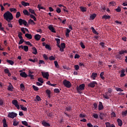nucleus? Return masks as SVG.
Returning a JSON list of instances; mask_svg holds the SVG:
<instances>
[{
  "label": "nucleus",
  "instance_id": "f257e3e1",
  "mask_svg": "<svg viewBox=\"0 0 127 127\" xmlns=\"http://www.w3.org/2000/svg\"><path fill=\"white\" fill-rule=\"evenodd\" d=\"M4 18L8 21V23L9 21H10V20H12V19H13V15L10 11H9V10H7L6 11V12H4L3 14Z\"/></svg>",
  "mask_w": 127,
  "mask_h": 127
},
{
  "label": "nucleus",
  "instance_id": "f03ea898",
  "mask_svg": "<svg viewBox=\"0 0 127 127\" xmlns=\"http://www.w3.org/2000/svg\"><path fill=\"white\" fill-rule=\"evenodd\" d=\"M63 84L66 87L69 88L71 86V83L68 80H66V79H64L63 81Z\"/></svg>",
  "mask_w": 127,
  "mask_h": 127
},
{
  "label": "nucleus",
  "instance_id": "7ed1b4c3",
  "mask_svg": "<svg viewBox=\"0 0 127 127\" xmlns=\"http://www.w3.org/2000/svg\"><path fill=\"white\" fill-rule=\"evenodd\" d=\"M85 86V84H80L79 87H77V91L78 92V93H82V90H83L84 89Z\"/></svg>",
  "mask_w": 127,
  "mask_h": 127
},
{
  "label": "nucleus",
  "instance_id": "20e7f679",
  "mask_svg": "<svg viewBox=\"0 0 127 127\" xmlns=\"http://www.w3.org/2000/svg\"><path fill=\"white\" fill-rule=\"evenodd\" d=\"M16 116H17V113H15V112H9L8 114V117L9 118L14 119Z\"/></svg>",
  "mask_w": 127,
  "mask_h": 127
},
{
  "label": "nucleus",
  "instance_id": "39448f33",
  "mask_svg": "<svg viewBox=\"0 0 127 127\" xmlns=\"http://www.w3.org/2000/svg\"><path fill=\"white\" fill-rule=\"evenodd\" d=\"M18 21L20 25H22L23 24H24V25H28L27 21H26V20H25V19H22V18H19Z\"/></svg>",
  "mask_w": 127,
  "mask_h": 127
},
{
  "label": "nucleus",
  "instance_id": "423d86ee",
  "mask_svg": "<svg viewBox=\"0 0 127 127\" xmlns=\"http://www.w3.org/2000/svg\"><path fill=\"white\" fill-rule=\"evenodd\" d=\"M12 103L17 108V109H20V106L18 105V102L16 99H14L12 101Z\"/></svg>",
  "mask_w": 127,
  "mask_h": 127
},
{
  "label": "nucleus",
  "instance_id": "0eeeda50",
  "mask_svg": "<svg viewBox=\"0 0 127 127\" xmlns=\"http://www.w3.org/2000/svg\"><path fill=\"white\" fill-rule=\"evenodd\" d=\"M22 49V50H24L25 52H28L29 51V47L28 46H19V49Z\"/></svg>",
  "mask_w": 127,
  "mask_h": 127
},
{
  "label": "nucleus",
  "instance_id": "6e6552de",
  "mask_svg": "<svg viewBox=\"0 0 127 127\" xmlns=\"http://www.w3.org/2000/svg\"><path fill=\"white\" fill-rule=\"evenodd\" d=\"M98 83L96 82V81H91L90 83L88 84V86L90 87H95L96 85H97Z\"/></svg>",
  "mask_w": 127,
  "mask_h": 127
},
{
  "label": "nucleus",
  "instance_id": "1a4fd4ad",
  "mask_svg": "<svg viewBox=\"0 0 127 127\" xmlns=\"http://www.w3.org/2000/svg\"><path fill=\"white\" fill-rule=\"evenodd\" d=\"M42 76L44 78H46V79H49V72H42Z\"/></svg>",
  "mask_w": 127,
  "mask_h": 127
},
{
  "label": "nucleus",
  "instance_id": "9d476101",
  "mask_svg": "<svg viewBox=\"0 0 127 127\" xmlns=\"http://www.w3.org/2000/svg\"><path fill=\"white\" fill-rule=\"evenodd\" d=\"M110 97H111V95H110L109 94L108 91L105 92V93H104V94H103V97H104V98H105V99H110Z\"/></svg>",
  "mask_w": 127,
  "mask_h": 127
},
{
  "label": "nucleus",
  "instance_id": "9b49d317",
  "mask_svg": "<svg viewBox=\"0 0 127 127\" xmlns=\"http://www.w3.org/2000/svg\"><path fill=\"white\" fill-rule=\"evenodd\" d=\"M42 124L45 127H50L51 126L50 123H47V122H46L45 120H43V121H42Z\"/></svg>",
  "mask_w": 127,
  "mask_h": 127
},
{
  "label": "nucleus",
  "instance_id": "f8f14e48",
  "mask_svg": "<svg viewBox=\"0 0 127 127\" xmlns=\"http://www.w3.org/2000/svg\"><path fill=\"white\" fill-rule=\"evenodd\" d=\"M48 28L52 31V32H56V31L53 26H52V24H50V26H49Z\"/></svg>",
  "mask_w": 127,
  "mask_h": 127
},
{
  "label": "nucleus",
  "instance_id": "ddd939ff",
  "mask_svg": "<svg viewBox=\"0 0 127 127\" xmlns=\"http://www.w3.org/2000/svg\"><path fill=\"white\" fill-rule=\"evenodd\" d=\"M13 89H14V87L12 84H11V83L10 82L8 86V88H7L8 90H9V91H13Z\"/></svg>",
  "mask_w": 127,
  "mask_h": 127
},
{
  "label": "nucleus",
  "instance_id": "4468645a",
  "mask_svg": "<svg viewBox=\"0 0 127 127\" xmlns=\"http://www.w3.org/2000/svg\"><path fill=\"white\" fill-rule=\"evenodd\" d=\"M105 125L106 127H116L115 125L114 124H111L110 122H106Z\"/></svg>",
  "mask_w": 127,
  "mask_h": 127
},
{
  "label": "nucleus",
  "instance_id": "2eb2a0df",
  "mask_svg": "<svg viewBox=\"0 0 127 127\" xmlns=\"http://www.w3.org/2000/svg\"><path fill=\"white\" fill-rule=\"evenodd\" d=\"M106 113H100L99 115V117L100 118V119L101 120H103L104 118H105V117H106Z\"/></svg>",
  "mask_w": 127,
  "mask_h": 127
},
{
  "label": "nucleus",
  "instance_id": "dca6fc26",
  "mask_svg": "<svg viewBox=\"0 0 127 127\" xmlns=\"http://www.w3.org/2000/svg\"><path fill=\"white\" fill-rule=\"evenodd\" d=\"M103 108H104V106L103 105V103L102 102H101V101H100L99 105H98V110H102V109H103Z\"/></svg>",
  "mask_w": 127,
  "mask_h": 127
},
{
  "label": "nucleus",
  "instance_id": "f3484780",
  "mask_svg": "<svg viewBox=\"0 0 127 127\" xmlns=\"http://www.w3.org/2000/svg\"><path fill=\"white\" fill-rule=\"evenodd\" d=\"M20 75L22 77H25V78H26L28 76V74H27V73H26L25 71L23 72H21V73H20Z\"/></svg>",
  "mask_w": 127,
  "mask_h": 127
},
{
  "label": "nucleus",
  "instance_id": "a211bd4d",
  "mask_svg": "<svg viewBox=\"0 0 127 127\" xmlns=\"http://www.w3.org/2000/svg\"><path fill=\"white\" fill-rule=\"evenodd\" d=\"M98 75V73H96L95 72H92V74L91 75V78H92V79H95L97 77Z\"/></svg>",
  "mask_w": 127,
  "mask_h": 127
},
{
  "label": "nucleus",
  "instance_id": "6ab92c4d",
  "mask_svg": "<svg viewBox=\"0 0 127 127\" xmlns=\"http://www.w3.org/2000/svg\"><path fill=\"white\" fill-rule=\"evenodd\" d=\"M32 50H33V54H34V55H37L38 54V51L36 49V48H35V47H33L32 48Z\"/></svg>",
  "mask_w": 127,
  "mask_h": 127
},
{
  "label": "nucleus",
  "instance_id": "aec40b11",
  "mask_svg": "<svg viewBox=\"0 0 127 127\" xmlns=\"http://www.w3.org/2000/svg\"><path fill=\"white\" fill-rule=\"evenodd\" d=\"M117 122L118 123L119 126H122L123 121L122 120H121V119H120V118H118V119H117Z\"/></svg>",
  "mask_w": 127,
  "mask_h": 127
},
{
  "label": "nucleus",
  "instance_id": "412c9836",
  "mask_svg": "<svg viewBox=\"0 0 127 127\" xmlns=\"http://www.w3.org/2000/svg\"><path fill=\"white\" fill-rule=\"evenodd\" d=\"M21 4H22V5H23L24 6H27V5H30L29 2H26V1H24V0L21 1Z\"/></svg>",
  "mask_w": 127,
  "mask_h": 127
},
{
  "label": "nucleus",
  "instance_id": "4be33fe9",
  "mask_svg": "<svg viewBox=\"0 0 127 127\" xmlns=\"http://www.w3.org/2000/svg\"><path fill=\"white\" fill-rule=\"evenodd\" d=\"M41 37L40 35H39V34H37L34 36V38H35V39H36V40H40Z\"/></svg>",
  "mask_w": 127,
  "mask_h": 127
},
{
  "label": "nucleus",
  "instance_id": "5701e85b",
  "mask_svg": "<svg viewBox=\"0 0 127 127\" xmlns=\"http://www.w3.org/2000/svg\"><path fill=\"white\" fill-rule=\"evenodd\" d=\"M72 106L71 105H69L68 106H66L65 107V110H66V111H70L71 110H72Z\"/></svg>",
  "mask_w": 127,
  "mask_h": 127
},
{
  "label": "nucleus",
  "instance_id": "b1692460",
  "mask_svg": "<svg viewBox=\"0 0 127 127\" xmlns=\"http://www.w3.org/2000/svg\"><path fill=\"white\" fill-rule=\"evenodd\" d=\"M2 124H3V127H5L6 126H8V125H7V124L6 123V120L5 118L3 119V120H2Z\"/></svg>",
  "mask_w": 127,
  "mask_h": 127
},
{
  "label": "nucleus",
  "instance_id": "393cba45",
  "mask_svg": "<svg viewBox=\"0 0 127 127\" xmlns=\"http://www.w3.org/2000/svg\"><path fill=\"white\" fill-rule=\"evenodd\" d=\"M102 18H105V19H108L109 18H111V16L104 14L102 16Z\"/></svg>",
  "mask_w": 127,
  "mask_h": 127
},
{
  "label": "nucleus",
  "instance_id": "a878e982",
  "mask_svg": "<svg viewBox=\"0 0 127 127\" xmlns=\"http://www.w3.org/2000/svg\"><path fill=\"white\" fill-rule=\"evenodd\" d=\"M23 12L24 13V14H26L27 15H30V12H29L28 10H27V9H24L23 10Z\"/></svg>",
  "mask_w": 127,
  "mask_h": 127
},
{
  "label": "nucleus",
  "instance_id": "bb28decb",
  "mask_svg": "<svg viewBox=\"0 0 127 127\" xmlns=\"http://www.w3.org/2000/svg\"><path fill=\"white\" fill-rule=\"evenodd\" d=\"M25 36L27 37V38H29V39H32V36L31 34H25Z\"/></svg>",
  "mask_w": 127,
  "mask_h": 127
},
{
  "label": "nucleus",
  "instance_id": "cd10ccee",
  "mask_svg": "<svg viewBox=\"0 0 127 127\" xmlns=\"http://www.w3.org/2000/svg\"><path fill=\"white\" fill-rule=\"evenodd\" d=\"M125 70H121V75L120 76L121 77H123L124 76H125L126 74H125Z\"/></svg>",
  "mask_w": 127,
  "mask_h": 127
},
{
  "label": "nucleus",
  "instance_id": "c85d7f7f",
  "mask_svg": "<svg viewBox=\"0 0 127 127\" xmlns=\"http://www.w3.org/2000/svg\"><path fill=\"white\" fill-rule=\"evenodd\" d=\"M38 80L40 82V83H41L42 85H43V83H44V81H43V78H42V77H39V78H38Z\"/></svg>",
  "mask_w": 127,
  "mask_h": 127
},
{
  "label": "nucleus",
  "instance_id": "c756f323",
  "mask_svg": "<svg viewBox=\"0 0 127 127\" xmlns=\"http://www.w3.org/2000/svg\"><path fill=\"white\" fill-rule=\"evenodd\" d=\"M25 41H24V40H23V38L22 36V39H21L20 40V41L18 43V45H22V44H23V43H25Z\"/></svg>",
  "mask_w": 127,
  "mask_h": 127
},
{
  "label": "nucleus",
  "instance_id": "7c9ffc66",
  "mask_svg": "<svg viewBox=\"0 0 127 127\" xmlns=\"http://www.w3.org/2000/svg\"><path fill=\"white\" fill-rule=\"evenodd\" d=\"M70 30H69V29H66V32L65 33V36L66 37H68L69 35V33L70 32Z\"/></svg>",
  "mask_w": 127,
  "mask_h": 127
},
{
  "label": "nucleus",
  "instance_id": "2f4dec72",
  "mask_svg": "<svg viewBox=\"0 0 127 127\" xmlns=\"http://www.w3.org/2000/svg\"><path fill=\"white\" fill-rule=\"evenodd\" d=\"M6 62L10 64H11V65H13L14 64V62H13V61H10V60H7Z\"/></svg>",
  "mask_w": 127,
  "mask_h": 127
},
{
  "label": "nucleus",
  "instance_id": "473e14b6",
  "mask_svg": "<svg viewBox=\"0 0 127 127\" xmlns=\"http://www.w3.org/2000/svg\"><path fill=\"white\" fill-rule=\"evenodd\" d=\"M80 8L82 11H86L87 7L85 6H80Z\"/></svg>",
  "mask_w": 127,
  "mask_h": 127
},
{
  "label": "nucleus",
  "instance_id": "72a5a7b5",
  "mask_svg": "<svg viewBox=\"0 0 127 127\" xmlns=\"http://www.w3.org/2000/svg\"><path fill=\"white\" fill-rule=\"evenodd\" d=\"M28 23H30L31 24H35V21L32 18H30L28 20Z\"/></svg>",
  "mask_w": 127,
  "mask_h": 127
},
{
  "label": "nucleus",
  "instance_id": "f704fd0d",
  "mask_svg": "<svg viewBox=\"0 0 127 127\" xmlns=\"http://www.w3.org/2000/svg\"><path fill=\"white\" fill-rule=\"evenodd\" d=\"M91 29H92V32H93V33H94V34H99V33H98V32H97V31H96V30H95V29H94V28H93V27H91Z\"/></svg>",
  "mask_w": 127,
  "mask_h": 127
},
{
  "label": "nucleus",
  "instance_id": "c9c22d12",
  "mask_svg": "<svg viewBox=\"0 0 127 127\" xmlns=\"http://www.w3.org/2000/svg\"><path fill=\"white\" fill-rule=\"evenodd\" d=\"M19 122L16 121L15 119H14L13 125L14 126H17L19 124Z\"/></svg>",
  "mask_w": 127,
  "mask_h": 127
},
{
  "label": "nucleus",
  "instance_id": "e433bc0d",
  "mask_svg": "<svg viewBox=\"0 0 127 127\" xmlns=\"http://www.w3.org/2000/svg\"><path fill=\"white\" fill-rule=\"evenodd\" d=\"M20 107H21V109L22 110H23L24 111H27V107H24L23 105H20Z\"/></svg>",
  "mask_w": 127,
  "mask_h": 127
},
{
  "label": "nucleus",
  "instance_id": "4c0bfd02",
  "mask_svg": "<svg viewBox=\"0 0 127 127\" xmlns=\"http://www.w3.org/2000/svg\"><path fill=\"white\" fill-rule=\"evenodd\" d=\"M29 10L30 12H31V13L35 14V15H37L34 9H32V8H29Z\"/></svg>",
  "mask_w": 127,
  "mask_h": 127
},
{
  "label": "nucleus",
  "instance_id": "58836bf2",
  "mask_svg": "<svg viewBox=\"0 0 127 127\" xmlns=\"http://www.w3.org/2000/svg\"><path fill=\"white\" fill-rule=\"evenodd\" d=\"M9 9L11 12H12V11H14V12H16L17 9L15 7H11L9 8Z\"/></svg>",
  "mask_w": 127,
  "mask_h": 127
},
{
  "label": "nucleus",
  "instance_id": "ea45409f",
  "mask_svg": "<svg viewBox=\"0 0 127 127\" xmlns=\"http://www.w3.org/2000/svg\"><path fill=\"white\" fill-rule=\"evenodd\" d=\"M96 15H97V14L96 13H92V14H91V15H90V18H91V19H94V18H95Z\"/></svg>",
  "mask_w": 127,
  "mask_h": 127
},
{
  "label": "nucleus",
  "instance_id": "a19ab883",
  "mask_svg": "<svg viewBox=\"0 0 127 127\" xmlns=\"http://www.w3.org/2000/svg\"><path fill=\"white\" fill-rule=\"evenodd\" d=\"M61 47L63 50V52H64V49H65V44L64 43H62Z\"/></svg>",
  "mask_w": 127,
  "mask_h": 127
},
{
  "label": "nucleus",
  "instance_id": "79ce46f5",
  "mask_svg": "<svg viewBox=\"0 0 127 127\" xmlns=\"http://www.w3.org/2000/svg\"><path fill=\"white\" fill-rule=\"evenodd\" d=\"M110 5H116V2L114 1H112L109 2Z\"/></svg>",
  "mask_w": 127,
  "mask_h": 127
},
{
  "label": "nucleus",
  "instance_id": "37998d69",
  "mask_svg": "<svg viewBox=\"0 0 127 127\" xmlns=\"http://www.w3.org/2000/svg\"><path fill=\"white\" fill-rule=\"evenodd\" d=\"M122 115L124 117L127 116V110H126L125 111H122Z\"/></svg>",
  "mask_w": 127,
  "mask_h": 127
},
{
  "label": "nucleus",
  "instance_id": "c03bdc74",
  "mask_svg": "<svg viewBox=\"0 0 127 127\" xmlns=\"http://www.w3.org/2000/svg\"><path fill=\"white\" fill-rule=\"evenodd\" d=\"M21 16V13L20 11H17L16 13V18H18Z\"/></svg>",
  "mask_w": 127,
  "mask_h": 127
},
{
  "label": "nucleus",
  "instance_id": "a18cd8bd",
  "mask_svg": "<svg viewBox=\"0 0 127 127\" xmlns=\"http://www.w3.org/2000/svg\"><path fill=\"white\" fill-rule=\"evenodd\" d=\"M20 87L22 90H24V89H25V85H24L23 83H21V84L20 85Z\"/></svg>",
  "mask_w": 127,
  "mask_h": 127
},
{
  "label": "nucleus",
  "instance_id": "49530a36",
  "mask_svg": "<svg viewBox=\"0 0 127 127\" xmlns=\"http://www.w3.org/2000/svg\"><path fill=\"white\" fill-rule=\"evenodd\" d=\"M115 10H116V11H117L118 12H120L122 10V8L121 6H118V7L116 8Z\"/></svg>",
  "mask_w": 127,
  "mask_h": 127
},
{
  "label": "nucleus",
  "instance_id": "de8ad7c7",
  "mask_svg": "<svg viewBox=\"0 0 127 127\" xmlns=\"http://www.w3.org/2000/svg\"><path fill=\"white\" fill-rule=\"evenodd\" d=\"M32 87H33L34 90H35V91H38V90H39V87H37L35 85H33Z\"/></svg>",
  "mask_w": 127,
  "mask_h": 127
},
{
  "label": "nucleus",
  "instance_id": "09e8293b",
  "mask_svg": "<svg viewBox=\"0 0 127 127\" xmlns=\"http://www.w3.org/2000/svg\"><path fill=\"white\" fill-rule=\"evenodd\" d=\"M25 45H27L28 46H30V47H33V45L30 42H26V41H25L24 42Z\"/></svg>",
  "mask_w": 127,
  "mask_h": 127
},
{
  "label": "nucleus",
  "instance_id": "8fccbe9b",
  "mask_svg": "<svg viewBox=\"0 0 127 127\" xmlns=\"http://www.w3.org/2000/svg\"><path fill=\"white\" fill-rule=\"evenodd\" d=\"M127 54V51H120L119 54L123 55L124 54Z\"/></svg>",
  "mask_w": 127,
  "mask_h": 127
},
{
  "label": "nucleus",
  "instance_id": "3c124183",
  "mask_svg": "<svg viewBox=\"0 0 127 127\" xmlns=\"http://www.w3.org/2000/svg\"><path fill=\"white\" fill-rule=\"evenodd\" d=\"M104 74V71H103L100 73V77L102 79H105Z\"/></svg>",
  "mask_w": 127,
  "mask_h": 127
},
{
  "label": "nucleus",
  "instance_id": "603ef678",
  "mask_svg": "<svg viewBox=\"0 0 127 127\" xmlns=\"http://www.w3.org/2000/svg\"><path fill=\"white\" fill-rule=\"evenodd\" d=\"M30 17H31V18H33L34 20L36 21L37 20V18L36 17V16H35V15H34V14H30Z\"/></svg>",
  "mask_w": 127,
  "mask_h": 127
},
{
  "label": "nucleus",
  "instance_id": "864d4df0",
  "mask_svg": "<svg viewBox=\"0 0 127 127\" xmlns=\"http://www.w3.org/2000/svg\"><path fill=\"white\" fill-rule=\"evenodd\" d=\"M93 108L95 110L97 109L98 108V104L96 103H93Z\"/></svg>",
  "mask_w": 127,
  "mask_h": 127
},
{
  "label": "nucleus",
  "instance_id": "5fc2aeb1",
  "mask_svg": "<svg viewBox=\"0 0 127 127\" xmlns=\"http://www.w3.org/2000/svg\"><path fill=\"white\" fill-rule=\"evenodd\" d=\"M80 46L82 49H85V46L84 45L83 42H81V43H80Z\"/></svg>",
  "mask_w": 127,
  "mask_h": 127
},
{
  "label": "nucleus",
  "instance_id": "6e6d98bb",
  "mask_svg": "<svg viewBox=\"0 0 127 127\" xmlns=\"http://www.w3.org/2000/svg\"><path fill=\"white\" fill-rule=\"evenodd\" d=\"M54 64L56 67H57V68H59V64H58V62L56 61L55 62H54Z\"/></svg>",
  "mask_w": 127,
  "mask_h": 127
},
{
  "label": "nucleus",
  "instance_id": "4d7b16f0",
  "mask_svg": "<svg viewBox=\"0 0 127 127\" xmlns=\"http://www.w3.org/2000/svg\"><path fill=\"white\" fill-rule=\"evenodd\" d=\"M36 99L37 100V101H41L42 100L40 96L39 95H37L36 97Z\"/></svg>",
  "mask_w": 127,
  "mask_h": 127
},
{
  "label": "nucleus",
  "instance_id": "13d9d810",
  "mask_svg": "<svg viewBox=\"0 0 127 127\" xmlns=\"http://www.w3.org/2000/svg\"><path fill=\"white\" fill-rule=\"evenodd\" d=\"M22 33H21V32H19V33H18V36L19 37V38H20V39H21V38H22Z\"/></svg>",
  "mask_w": 127,
  "mask_h": 127
},
{
  "label": "nucleus",
  "instance_id": "bf43d9fd",
  "mask_svg": "<svg viewBox=\"0 0 127 127\" xmlns=\"http://www.w3.org/2000/svg\"><path fill=\"white\" fill-rule=\"evenodd\" d=\"M38 7L39 9V10H40V9H45V7H44V6H41L40 5V4H38Z\"/></svg>",
  "mask_w": 127,
  "mask_h": 127
},
{
  "label": "nucleus",
  "instance_id": "052dcab7",
  "mask_svg": "<svg viewBox=\"0 0 127 127\" xmlns=\"http://www.w3.org/2000/svg\"><path fill=\"white\" fill-rule=\"evenodd\" d=\"M54 92H55L56 93H59L60 92L59 88H55Z\"/></svg>",
  "mask_w": 127,
  "mask_h": 127
},
{
  "label": "nucleus",
  "instance_id": "680f3d73",
  "mask_svg": "<svg viewBox=\"0 0 127 127\" xmlns=\"http://www.w3.org/2000/svg\"><path fill=\"white\" fill-rule=\"evenodd\" d=\"M93 117L95 118L96 119H98L99 118V115L98 114H96V113L93 114Z\"/></svg>",
  "mask_w": 127,
  "mask_h": 127
},
{
  "label": "nucleus",
  "instance_id": "e2e57ef3",
  "mask_svg": "<svg viewBox=\"0 0 127 127\" xmlns=\"http://www.w3.org/2000/svg\"><path fill=\"white\" fill-rule=\"evenodd\" d=\"M47 115L49 117H52V116L54 115V113H53V112H51L50 113H48Z\"/></svg>",
  "mask_w": 127,
  "mask_h": 127
},
{
  "label": "nucleus",
  "instance_id": "0e129e2a",
  "mask_svg": "<svg viewBox=\"0 0 127 127\" xmlns=\"http://www.w3.org/2000/svg\"><path fill=\"white\" fill-rule=\"evenodd\" d=\"M74 67L76 70H78V69H79V66L78 64L74 65Z\"/></svg>",
  "mask_w": 127,
  "mask_h": 127
},
{
  "label": "nucleus",
  "instance_id": "69168bd1",
  "mask_svg": "<svg viewBox=\"0 0 127 127\" xmlns=\"http://www.w3.org/2000/svg\"><path fill=\"white\" fill-rule=\"evenodd\" d=\"M50 61H55L56 59L53 57V56H51V57H49Z\"/></svg>",
  "mask_w": 127,
  "mask_h": 127
},
{
  "label": "nucleus",
  "instance_id": "338daca9",
  "mask_svg": "<svg viewBox=\"0 0 127 127\" xmlns=\"http://www.w3.org/2000/svg\"><path fill=\"white\" fill-rule=\"evenodd\" d=\"M22 124H23V125H25V126H28V124L27 121H22Z\"/></svg>",
  "mask_w": 127,
  "mask_h": 127
},
{
  "label": "nucleus",
  "instance_id": "774afa93",
  "mask_svg": "<svg viewBox=\"0 0 127 127\" xmlns=\"http://www.w3.org/2000/svg\"><path fill=\"white\" fill-rule=\"evenodd\" d=\"M56 11L58 13L61 12V8L60 7H57Z\"/></svg>",
  "mask_w": 127,
  "mask_h": 127
}]
</instances>
